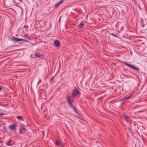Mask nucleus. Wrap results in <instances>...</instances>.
<instances>
[{"label": "nucleus", "mask_w": 147, "mask_h": 147, "mask_svg": "<svg viewBox=\"0 0 147 147\" xmlns=\"http://www.w3.org/2000/svg\"><path fill=\"white\" fill-rule=\"evenodd\" d=\"M55 144L57 146H59L61 147H63L65 144V143L59 140H56Z\"/></svg>", "instance_id": "obj_3"}, {"label": "nucleus", "mask_w": 147, "mask_h": 147, "mask_svg": "<svg viewBox=\"0 0 147 147\" xmlns=\"http://www.w3.org/2000/svg\"><path fill=\"white\" fill-rule=\"evenodd\" d=\"M16 125L15 124L10 125L9 126V128L11 130L15 131Z\"/></svg>", "instance_id": "obj_7"}, {"label": "nucleus", "mask_w": 147, "mask_h": 147, "mask_svg": "<svg viewBox=\"0 0 147 147\" xmlns=\"http://www.w3.org/2000/svg\"><path fill=\"white\" fill-rule=\"evenodd\" d=\"M98 147H99V146H98Z\"/></svg>", "instance_id": "obj_21"}, {"label": "nucleus", "mask_w": 147, "mask_h": 147, "mask_svg": "<svg viewBox=\"0 0 147 147\" xmlns=\"http://www.w3.org/2000/svg\"><path fill=\"white\" fill-rule=\"evenodd\" d=\"M130 97V96L129 97H127L126 98V99H128Z\"/></svg>", "instance_id": "obj_18"}, {"label": "nucleus", "mask_w": 147, "mask_h": 147, "mask_svg": "<svg viewBox=\"0 0 147 147\" xmlns=\"http://www.w3.org/2000/svg\"><path fill=\"white\" fill-rule=\"evenodd\" d=\"M6 144L7 146H9L12 145L13 144V143H12V141L11 140H9L7 142Z\"/></svg>", "instance_id": "obj_10"}, {"label": "nucleus", "mask_w": 147, "mask_h": 147, "mask_svg": "<svg viewBox=\"0 0 147 147\" xmlns=\"http://www.w3.org/2000/svg\"><path fill=\"white\" fill-rule=\"evenodd\" d=\"M120 24V23H118L116 25H115V27H118L119 26L118 25H119Z\"/></svg>", "instance_id": "obj_15"}, {"label": "nucleus", "mask_w": 147, "mask_h": 147, "mask_svg": "<svg viewBox=\"0 0 147 147\" xmlns=\"http://www.w3.org/2000/svg\"><path fill=\"white\" fill-rule=\"evenodd\" d=\"M2 90V88L0 87V91H1Z\"/></svg>", "instance_id": "obj_19"}, {"label": "nucleus", "mask_w": 147, "mask_h": 147, "mask_svg": "<svg viewBox=\"0 0 147 147\" xmlns=\"http://www.w3.org/2000/svg\"><path fill=\"white\" fill-rule=\"evenodd\" d=\"M26 130V129L25 128V126L24 125H22L20 126V132H24V131Z\"/></svg>", "instance_id": "obj_5"}, {"label": "nucleus", "mask_w": 147, "mask_h": 147, "mask_svg": "<svg viewBox=\"0 0 147 147\" xmlns=\"http://www.w3.org/2000/svg\"><path fill=\"white\" fill-rule=\"evenodd\" d=\"M14 40L15 42H18L20 41H24L25 42H26V40L24 39H20L18 38H14Z\"/></svg>", "instance_id": "obj_6"}, {"label": "nucleus", "mask_w": 147, "mask_h": 147, "mask_svg": "<svg viewBox=\"0 0 147 147\" xmlns=\"http://www.w3.org/2000/svg\"><path fill=\"white\" fill-rule=\"evenodd\" d=\"M145 111V110H142V111H140L138 112L139 113H141L142 112H144V111Z\"/></svg>", "instance_id": "obj_17"}, {"label": "nucleus", "mask_w": 147, "mask_h": 147, "mask_svg": "<svg viewBox=\"0 0 147 147\" xmlns=\"http://www.w3.org/2000/svg\"><path fill=\"white\" fill-rule=\"evenodd\" d=\"M80 93V91L77 90L75 88L72 91L71 93V95L72 96L75 97Z\"/></svg>", "instance_id": "obj_2"}, {"label": "nucleus", "mask_w": 147, "mask_h": 147, "mask_svg": "<svg viewBox=\"0 0 147 147\" xmlns=\"http://www.w3.org/2000/svg\"><path fill=\"white\" fill-rule=\"evenodd\" d=\"M53 79V77L51 78V80H50L51 81L52 79Z\"/></svg>", "instance_id": "obj_20"}, {"label": "nucleus", "mask_w": 147, "mask_h": 147, "mask_svg": "<svg viewBox=\"0 0 147 147\" xmlns=\"http://www.w3.org/2000/svg\"><path fill=\"white\" fill-rule=\"evenodd\" d=\"M84 25V24L83 22H81L78 26V27L79 28H82L83 26Z\"/></svg>", "instance_id": "obj_14"}, {"label": "nucleus", "mask_w": 147, "mask_h": 147, "mask_svg": "<svg viewBox=\"0 0 147 147\" xmlns=\"http://www.w3.org/2000/svg\"><path fill=\"white\" fill-rule=\"evenodd\" d=\"M42 56L41 54H40L39 53H36L34 54V56L36 57H39Z\"/></svg>", "instance_id": "obj_13"}, {"label": "nucleus", "mask_w": 147, "mask_h": 147, "mask_svg": "<svg viewBox=\"0 0 147 147\" xmlns=\"http://www.w3.org/2000/svg\"><path fill=\"white\" fill-rule=\"evenodd\" d=\"M16 118L19 119H20L22 121L24 120V118L23 117H22L20 116H18L16 117Z\"/></svg>", "instance_id": "obj_11"}, {"label": "nucleus", "mask_w": 147, "mask_h": 147, "mask_svg": "<svg viewBox=\"0 0 147 147\" xmlns=\"http://www.w3.org/2000/svg\"><path fill=\"white\" fill-rule=\"evenodd\" d=\"M123 63L125 65H126L129 67H130L132 69H135L137 71H138L139 70V69L133 66H132L130 65L129 64L125 62H124Z\"/></svg>", "instance_id": "obj_4"}, {"label": "nucleus", "mask_w": 147, "mask_h": 147, "mask_svg": "<svg viewBox=\"0 0 147 147\" xmlns=\"http://www.w3.org/2000/svg\"><path fill=\"white\" fill-rule=\"evenodd\" d=\"M4 115V114L3 113H1V114H0V117L2 115Z\"/></svg>", "instance_id": "obj_16"}, {"label": "nucleus", "mask_w": 147, "mask_h": 147, "mask_svg": "<svg viewBox=\"0 0 147 147\" xmlns=\"http://www.w3.org/2000/svg\"><path fill=\"white\" fill-rule=\"evenodd\" d=\"M54 44L55 46L57 47H58L60 45L59 41L57 40L54 41Z\"/></svg>", "instance_id": "obj_9"}, {"label": "nucleus", "mask_w": 147, "mask_h": 147, "mask_svg": "<svg viewBox=\"0 0 147 147\" xmlns=\"http://www.w3.org/2000/svg\"><path fill=\"white\" fill-rule=\"evenodd\" d=\"M74 97V96H68L67 97V100L68 101V103L69 105L72 108H73V106L72 105V103L74 101V100L73 98Z\"/></svg>", "instance_id": "obj_1"}, {"label": "nucleus", "mask_w": 147, "mask_h": 147, "mask_svg": "<svg viewBox=\"0 0 147 147\" xmlns=\"http://www.w3.org/2000/svg\"><path fill=\"white\" fill-rule=\"evenodd\" d=\"M63 2V0H61L59 1L57 3H56L55 5V7H57L59 5L61 4Z\"/></svg>", "instance_id": "obj_12"}, {"label": "nucleus", "mask_w": 147, "mask_h": 147, "mask_svg": "<svg viewBox=\"0 0 147 147\" xmlns=\"http://www.w3.org/2000/svg\"><path fill=\"white\" fill-rule=\"evenodd\" d=\"M123 117L125 120L127 122H129L130 121V118L127 116L125 114H123Z\"/></svg>", "instance_id": "obj_8"}]
</instances>
